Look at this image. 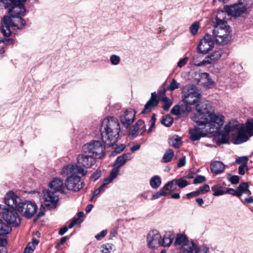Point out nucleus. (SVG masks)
<instances>
[{
    "label": "nucleus",
    "mask_w": 253,
    "mask_h": 253,
    "mask_svg": "<svg viewBox=\"0 0 253 253\" xmlns=\"http://www.w3.org/2000/svg\"><path fill=\"white\" fill-rule=\"evenodd\" d=\"M82 150L83 152L88 153L97 158H101L105 155V148L99 140H92L85 144Z\"/></svg>",
    "instance_id": "1a4fd4ad"
},
{
    "label": "nucleus",
    "mask_w": 253,
    "mask_h": 253,
    "mask_svg": "<svg viewBox=\"0 0 253 253\" xmlns=\"http://www.w3.org/2000/svg\"><path fill=\"white\" fill-rule=\"evenodd\" d=\"M211 190L213 192V195L214 196H218L226 194L225 191L221 190L218 185L213 186L211 187Z\"/></svg>",
    "instance_id": "ea45409f"
},
{
    "label": "nucleus",
    "mask_w": 253,
    "mask_h": 253,
    "mask_svg": "<svg viewBox=\"0 0 253 253\" xmlns=\"http://www.w3.org/2000/svg\"><path fill=\"white\" fill-rule=\"evenodd\" d=\"M159 103L157 99V94L155 92L151 93V96L149 101L145 105L144 109L142 110V114H146L151 111L152 109L156 106Z\"/></svg>",
    "instance_id": "a211bd4d"
},
{
    "label": "nucleus",
    "mask_w": 253,
    "mask_h": 253,
    "mask_svg": "<svg viewBox=\"0 0 253 253\" xmlns=\"http://www.w3.org/2000/svg\"><path fill=\"white\" fill-rule=\"evenodd\" d=\"M161 235L157 230L149 232L147 235V244L149 248L156 249L161 246Z\"/></svg>",
    "instance_id": "4468645a"
},
{
    "label": "nucleus",
    "mask_w": 253,
    "mask_h": 253,
    "mask_svg": "<svg viewBox=\"0 0 253 253\" xmlns=\"http://www.w3.org/2000/svg\"><path fill=\"white\" fill-rule=\"evenodd\" d=\"M14 209H9L0 206V220L3 219L9 225L17 227L21 223V219L20 216Z\"/></svg>",
    "instance_id": "6e6552de"
},
{
    "label": "nucleus",
    "mask_w": 253,
    "mask_h": 253,
    "mask_svg": "<svg viewBox=\"0 0 253 253\" xmlns=\"http://www.w3.org/2000/svg\"><path fill=\"white\" fill-rule=\"evenodd\" d=\"M110 61L113 65H117L119 64L120 62V58L119 56L116 55H112L110 57Z\"/></svg>",
    "instance_id": "09e8293b"
},
{
    "label": "nucleus",
    "mask_w": 253,
    "mask_h": 253,
    "mask_svg": "<svg viewBox=\"0 0 253 253\" xmlns=\"http://www.w3.org/2000/svg\"><path fill=\"white\" fill-rule=\"evenodd\" d=\"M249 137L246 134L244 127H240L237 130V135L235 140V143L237 144H241L247 141Z\"/></svg>",
    "instance_id": "aec40b11"
},
{
    "label": "nucleus",
    "mask_w": 253,
    "mask_h": 253,
    "mask_svg": "<svg viewBox=\"0 0 253 253\" xmlns=\"http://www.w3.org/2000/svg\"><path fill=\"white\" fill-rule=\"evenodd\" d=\"M191 119L198 126L189 130L190 139L197 141L208 134L215 135L220 144L227 142L229 133L235 129V126L229 124L226 125L224 130L218 131L223 124L224 116L213 112L211 105L204 103L197 104L196 112L191 115Z\"/></svg>",
    "instance_id": "f257e3e1"
},
{
    "label": "nucleus",
    "mask_w": 253,
    "mask_h": 253,
    "mask_svg": "<svg viewBox=\"0 0 253 253\" xmlns=\"http://www.w3.org/2000/svg\"><path fill=\"white\" fill-rule=\"evenodd\" d=\"M26 0H0V6H3L5 8H8L9 6V3L13 2L16 3H24Z\"/></svg>",
    "instance_id": "f704fd0d"
},
{
    "label": "nucleus",
    "mask_w": 253,
    "mask_h": 253,
    "mask_svg": "<svg viewBox=\"0 0 253 253\" xmlns=\"http://www.w3.org/2000/svg\"><path fill=\"white\" fill-rule=\"evenodd\" d=\"M174 156V151L171 149H168L165 153L163 160L164 163L170 162Z\"/></svg>",
    "instance_id": "72a5a7b5"
},
{
    "label": "nucleus",
    "mask_w": 253,
    "mask_h": 253,
    "mask_svg": "<svg viewBox=\"0 0 253 253\" xmlns=\"http://www.w3.org/2000/svg\"><path fill=\"white\" fill-rule=\"evenodd\" d=\"M65 187L69 191L77 192L80 191L84 186V182L81 177L77 175H70L65 181Z\"/></svg>",
    "instance_id": "9d476101"
},
{
    "label": "nucleus",
    "mask_w": 253,
    "mask_h": 253,
    "mask_svg": "<svg viewBox=\"0 0 253 253\" xmlns=\"http://www.w3.org/2000/svg\"><path fill=\"white\" fill-rule=\"evenodd\" d=\"M229 180L231 183L236 184L239 182L240 178L238 175H230Z\"/></svg>",
    "instance_id": "603ef678"
},
{
    "label": "nucleus",
    "mask_w": 253,
    "mask_h": 253,
    "mask_svg": "<svg viewBox=\"0 0 253 253\" xmlns=\"http://www.w3.org/2000/svg\"><path fill=\"white\" fill-rule=\"evenodd\" d=\"M161 101L164 102L163 108L165 110H168L172 104V101L166 96L162 97Z\"/></svg>",
    "instance_id": "58836bf2"
},
{
    "label": "nucleus",
    "mask_w": 253,
    "mask_h": 253,
    "mask_svg": "<svg viewBox=\"0 0 253 253\" xmlns=\"http://www.w3.org/2000/svg\"><path fill=\"white\" fill-rule=\"evenodd\" d=\"M170 112L175 115H181L180 112V106L179 105H175L171 110Z\"/></svg>",
    "instance_id": "8fccbe9b"
},
{
    "label": "nucleus",
    "mask_w": 253,
    "mask_h": 253,
    "mask_svg": "<svg viewBox=\"0 0 253 253\" xmlns=\"http://www.w3.org/2000/svg\"><path fill=\"white\" fill-rule=\"evenodd\" d=\"M1 220H0V235H5L10 232L11 228L9 224L2 222Z\"/></svg>",
    "instance_id": "c756f323"
},
{
    "label": "nucleus",
    "mask_w": 253,
    "mask_h": 253,
    "mask_svg": "<svg viewBox=\"0 0 253 253\" xmlns=\"http://www.w3.org/2000/svg\"><path fill=\"white\" fill-rule=\"evenodd\" d=\"M82 221L83 220L80 219L79 218H74L72 220L71 223L69 224L68 228H72L77 223H81Z\"/></svg>",
    "instance_id": "864d4df0"
},
{
    "label": "nucleus",
    "mask_w": 253,
    "mask_h": 253,
    "mask_svg": "<svg viewBox=\"0 0 253 253\" xmlns=\"http://www.w3.org/2000/svg\"><path fill=\"white\" fill-rule=\"evenodd\" d=\"M25 25L24 20L19 16L11 17L4 16L0 23V31L3 36L8 37L10 36L11 31L10 26L17 27L22 29Z\"/></svg>",
    "instance_id": "423d86ee"
},
{
    "label": "nucleus",
    "mask_w": 253,
    "mask_h": 253,
    "mask_svg": "<svg viewBox=\"0 0 253 253\" xmlns=\"http://www.w3.org/2000/svg\"><path fill=\"white\" fill-rule=\"evenodd\" d=\"M107 232L106 230H102L100 233L95 235V238L97 240H101L106 236Z\"/></svg>",
    "instance_id": "052dcab7"
},
{
    "label": "nucleus",
    "mask_w": 253,
    "mask_h": 253,
    "mask_svg": "<svg viewBox=\"0 0 253 253\" xmlns=\"http://www.w3.org/2000/svg\"><path fill=\"white\" fill-rule=\"evenodd\" d=\"M131 155L130 154H124L118 157L115 161V165H117L115 169H118L120 170V168L125 164L127 161L130 160Z\"/></svg>",
    "instance_id": "5701e85b"
},
{
    "label": "nucleus",
    "mask_w": 253,
    "mask_h": 253,
    "mask_svg": "<svg viewBox=\"0 0 253 253\" xmlns=\"http://www.w3.org/2000/svg\"><path fill=\"white\" fill-rule=\"evenodd\" d=\"M42 199L45 202V206L47 207V190L46 189L42 190Z\"/></svg>",
    "instance_id": "0e129e2a"
},
{
    "label": "nucleus",
    "mask_w": 253,
    "mask_h": 253,
    "mask_svg": "<svg viewBox=\"0 0 253 253\" xmlns=\"http://www.w3.org/2000/svg\"><path fill=\"white\" fill-rule=\"evenodd\" d=\"M189 103H185L180 105V112L181 115H187L191 111L192 108L189 106Z\"/></svg>",
    "instance_id": "c9c22d12"
},
{
    "label": "nucleus",
    "mask_w": 253,
    "mask_h": 253,
    "mask_svg": "<svg viewBox=\"0 0 253 253\" xmlns=\"http://www.w3.org/2000/svg\"><path fill=\"white\" fill-rule=\"evenodd\" d=\"M119 173L118 169H113L109 175V176L104 180L103 183L101 185L104 189L107 187L108 184L112 182V181L117 176Z\"/></svg>",
    "instance_id": "b1692460"
},
{
    "label": "nucleus",
    "mask_w": 253,
    "mask_h": 253,
    "mask_svg": "<svg viewBox=\"0 0 253 253\" xmlns=\"http://www.w3.org/2000/svg\"><path fill=\"white\" fill-rule=\"evenodd\" d=\"M173 236L171 235L170 233H167L161 239V246L166 247L169 246L172 242Z\"/></svg>",
    "instance_id": "cd10ccee"
},
{
    "label": "nucleus",
    "mask_w": 253,
    "mask_h": 253,
    "mask_svg": "<svg viewBox=\"0 0 253 253\" xmlns=\"http://www.w3.org/2000/svg\"><path fill=\"white\" fill-rule=\"evenodd\" d=\"M206 180L205 177L202 175H198L194 180V184H199L204 182Z\"/></svg>",
    "instance_id": "6e6d98bb"
},
{
    "label": "nucleus",
    "mask_w": 253,
    "mask_h": 253,
    "mask_svg": "<svg viewBox=\"0 0 253 253\" xmlns=\"http://www.w3.org/2000/svg\"><path fill=\"white\" fill-rule=\"evenodd\" d=\"M75 165H69L63 167L61 174L63 176L76 175L75 174Z\"/></svg>",
    "instance_id": "bb28decb"
},
{
    "label": "nucleus",
    "mask_w": 253,
    "mask_h": 253,
    "mask_svg": "<svg viewBox=\"0 0 253 253\" xmlns=\"http://www.w3.org/2000/svg\"><path fill=\"white\" fill-rule=\"evenodd\" d=\"M169 143L170 146L175 148L180 147L182 142L180 137L178 135H175L169 139Z\"/></svg>",
    "instance_id": "c85d7f7f"
},
{
    "label": "nucleus",
    "mask_w": 253,
    "mask_h": 253,
    "mask_svg": "<svg viewBox=\"0 0 253 253\" xmlns=\"http://www.w3.org/2000/svg\"><path fill=\"white\" fill-rule=\"evenodd\" d=\"M144 126V122L141 120H138L133 126V128L130 129L129 135L132 136L136 135V132L139 133L140 131V129H143Z\"/></svg>",
    "instance_id": "393cba45"
},
{
    "label": "nucleus",
    "mask_w": 253,
    "mask_h": 253,
    "mask_svg": "<svg viewBox=\"0 0 253 253\" xmlns=\"http://www.w3.org/2000/svg\"><path fill=\"white\" fill-rule=\"evenodd\" d=\"M248 187H249V185L247 182L241 183L237 189L236 196L240 197L245 192Z\"/></svg>",
    "instance_id": "473e14b6"
},
{
    "label": "nucleus",
    "mask_w": 253,
    "mask_h": 253,
    "mask_svg": "<svg viewBox=\"0 0 253 253\" xmlns=\"http://www.w3.org/2000/svg\"><path fill=\"white\" fill-rule=\"evenodd\" d=\"M35 250V247L31 244H28L24 249L23 253H32Z\"/></svg>",
    "instance_id": "4d7b16f0"
},
{
    "label": "nucleus",
    "mask_w": 253,
    "mask_h": 253,
    "mask_svg": "<svg viewBox=\"0 0 253 253\" xmlns=\"http://www.w3.org/2000/svg\"><path fill=\"white\" fill-rule=\"evenodd\" d=\"M1 42L6 44H10L14 42V40L12 39H2V38H0V42Z\"/></svg>",
    "instance_id": "69168bd1"
},
{
    "label": "nucleus",
    "mask_w": 253,
    "mask_h": 253,
    "mask_svg": "<svg viewBox=\"0 0 253 253\" xmlns=\"http://www.w3.org/2000/svg\"><path fill=\"white\" fill-rule=\"evenodd\" d=\"M193 243V242L189 241L187 237L183 234H178L174 243L176 246H181L180 251L182 253H186V251H190L192 244Z\"/></svg>",
    "instance_id": "2eb2a0df"
},
{
    "label": "nucleus",
    "mask_w": 253,
    "mask_h": 253,
    "mask_svg": "<svg viewBox=\"0 0 253 253\" xmlns=\"http://www.w3.org/2000/svg\"><path fill=\"white\" fill-rule=\"evenodd\" d=\"M8 13L10 17H14L17 15H24L26 9L24 3L13 2L9 3Z\"/></svg>",
    "instance_id": "f3484780"
},
{
    "label": "nucleus",
    "mask_w": 253,
    "mask_h": 253,
    "mask_svg": "<svg viewBox=\"0 0 253 253\" xmlns=\"http://www.w3.org/2000/svg\"><path fill=\"white\" fill-rule=\"evenodd\" d=\"M4 202L6 205L15 209L22 216L27 218H32L37 211V206L34 202L30 201L21 202L20 198L12 191L6 194Z\"/></svg>",
    "instance_id": "f03ea898"
},
{
    "label": "nucleus",
    "mask_w": 253,
    "mask_h": 253,
    "mask_svg": "<svg viewBox=\"0 0 253 253\" xmlns=\"http://www.w3.org/2000/svg\"><path fill=\"white\" fill-rule=\"evenodd\" d=\"M199 77L200 78V79L198 82H201L202 84L208 88L211 87L213 84L212 80L210 78L209 74L207 73L199 74Z\"/></svg>",
    "instance_id": "412c9836"
},
{
    "label": "nucleus",
    "mask_w": 253,
    "mask_h": 253,
    "mask_svg": "<svg viewBox=\"0 0 253 253\" xmlns=\"http://www.w3.org/2000/svg\"><path fill=\"white\" fill-rule=\"evenodd\" d=\"M248 168L247 165H241L239 168V173L241 175H244L245 173V171L248 170Z\"/></svg>",
    "instance_id": "5fc2aeb1"
},
{
    "label": "nucleus",
    "mask_w": 253,
    "mask_h": 253,
    "mask_svg": "<svg viewBox=\"0 0 253 253\" xmlns=\"http://www.w3.org/2000/svg\"><path fill=\"white\" fill-rule=\"evenodd\" d=\"M75 174L77 175V173L82 174V175H86L87 171L81 166L75 165Z\"/></svg>",
    "instance_id": "c03bdc74"
},
{
    "label": "nucleus",
    "mask_w": 253,
    "mask_h": 253,
    "mask_svg": "<svg viewBox=\"0 0 253 253\" xmlns=\"http://www.w3.org/2000/svg\"><path fill=\"white\" fill-rule=\"evenodd\" d=\"M150 184L153 188H158L161 184V179L160 177L158 175H155L152 177L150 180Z\"/></svg>",
    "instance_id": "7c9ffc66"
},
{
    "label": "nucleus",
    "mask_w": 253,
    "mask_h": 253,
    "mask_svg": "<svg viewBox=\"0 0 253 253\" xmlns=\"http://www.w3.org/2000/svg\"><path fill=\"white\" fill-rule=\"evenodd\" d=\"M222 55L221 50H217L213 52L210 56L206 58L200 63L197 64L198 66H201L207 64H212L213 62L219 59Z\"/></svg>",
    "instance_id": "6ab92c4d"
},
{
    "label": "nucleus",
    "mask_w": 253,
    "mask_h": 253,
    "mask_svg": "<svg viewBox=\"0 0 253 253\" xmlns=\"http://www.w3.org/2000/svg\"><path fill=\"white\" fill-rule=\"evenodd\" d=\"M185 164L186 159L185 157H183L179 159L177 166L178 168H181L184 166L185 165Z\"/></svg>",
    "instance_id": "e2e57ef3"
},
{
    "label": "nucleus",
    "mask_w": 253,
    "mask_h": 253,
    "mask_svg": "<svg viewBox=\"0 0 253 253\" xmlns=\"http://www.w3.org/2000/svg\"><path fill=\"white\" fill-rule=\"evenodd\" d=\"M188 60V58L187 57H184V58L180 60L177 63V66L180 68L183 67L187 63Z\"/></svg>",
    "instance_id": "680f3d73"
},
{
    "label": "nucleus",
    "mask_w": 253,
    "mask_h": 253,
    "mask_svg": "<svg viewBox=\"0 0 253 253\" xmlns=\"http://www.w3.org/2000/svg\"><path fill=\"white\" fill-rule=\"evenodd\" d=\"M224 9L225 12H224L225 13H227L229 15L235 17H239L247 11L245 8L239 1L232 5L225 6Z\"/></svg>",
    "instance_id": "ddd939ff"
},
{
    "label": "nucleus",
    "mask_w": 253,
    "mask_h": 253,
    "mask_svg": "<svg viewBox=\"0 0 253 253\" xmlns=\"http://www.w3.org/2000/svg\"><path fill=\"white\" fill-rule=\"evenodd\" d=\"M247 131L250 134V135H253V119L252 120L248 121L247 122Z\"/></svg>",
    "instance_id": "a18cd8bd"
},
{
    "label": "nucleus",
    "mask_w": 253,
    "mask_h": 253,
    "mask_svg": "<svg viewBox=\"0 0 253 253\" xmlns=\"http://www.w3.org/2000/svg\"><path fill=\"white\" fill-rule=\"evenodd\" d=\"M211 171L216 174H219L222 172L224 169V165L220 161H214L211 163Z\"/></svg>",
    "instance_id": "4be33fe9"
},
{
    "label": "nucleus",
    "mask_w": 253,
    "mask_h": 253,
    "mask_svg": "<svg viewBox=\"0 0 253 253\" xmlns=\"http://www.w3.org/2000/svg\"><path fill=\"white\" fill-rule=\"evenodd\" d=\"M62 180L59 178H55L48 184V210L57 208L59 202V195L58 192L65 194Z\"/></svg>",
    "instance_id": "39448f33"
},
{
    "label": "nucleus",
    "mask_w": 253,
    "mask_h": 253,
    "mask_svg": "<svg viewBox=\"0 0 253 253\" xmlns=\"http://www.w3.org/2000/svg\"><path fill=\"white\" fill-rule=\"evenodd\" d=\"M213 45L214 42L211 35L206 34L200 41L197 48L200 53L206 54L213 47Z\"/></svg>",
    "instance_id": "f8f14e48"
},
{
    "label": "nucleus",
    "mask_w": 253,
    "mask_h": 253,
    "mask_svg": "<svg viewBox=\"0 0 253 253\" xmlns=\"http://www.w3.org/2000/svg\"><path fill=\"white\" fill-rule=\"evenodd\" d=\"M173 118L169 115H167L163 117L161 120V123L166 126H169L173 123Z\"/></svg>",
    "instance_id": "4c0bfd02"
},
{
    "label": "nucleus",
    "mask_w": 253,
    "mask_h": 253,
    "mask_svg": "<svg viewBox=\"0 0 253 253\" xmlns=\"http://www.w3.org/2000/svg\"><path fill=\"white\" fill-rule=\"evenodd\" d=\"M238 1L247 10L253 6V0H239Z\"/></svg>",
    "instance_id": "79ce46f5"
},
{
    "label": "nucleus",
    "mask_w": 253,
    "mask_h": 253,
    "mask_svg": "<svg viewBox=\"0 0 253 253\" xmlns=\"http://www.w3.org/2000/svg\"><path fill=\"white\" fill-rule=\"evenodd\" d=\"M182 101L190 105L197 103L201 97L196 86L192 84L185 85L182 88Z\"/></svg>",
    "instance_id": "0eeeda50"
},
{
    "label": "nucleus",
    "mask_w": 253,
    "mask_h": 253,
    "mask_svg": "<svg viewBox=\"0 0 253 253\" xmlns=\"http://www.w3.org/2000/svg\"><path fill=\"white\" fill-rule=\"evenodd\" d=\"M120 126L117 119L113 117L104 119L100 128L101 138L108 146L114 145L117 141Z\"/></svg>",
    "instance_id": "7ed1b4c3"
},
{
    "label": "nucleus",
    "mask_w": 253,
    "mask_h": 253,
    "mask_svg": "<svg viewBox=\"0 0 253 253\" xmlns=\"http://www.w3.org/2000/svg\"><path fill=\"white\" fill-rule=\"evenodd\" d=\"M102 248V252L103 253H110L111 251L112 250V245L110 244H106L105 245H103L101 246Z\"/></svg>",
    "instance_id": "49530a36"
},
{
    "label": "nucleus",
    "mask_w": 253,
    "mask_h": 253,
    "mask_svg": "<svg viewBox=\"0 0 253 253\" xmlns=\"http://www.w3.org/2000/svg\"><path fill=\"white\" fill-rule=\"evenodd\" d=\"M180 87V84L178 83L175 79H173L168 87V89L170 91H173L175 89L178 88Z\"/></svg>",
    "instance_id": "37998d69"
},
{
    "label": "nucleus",
    "mask_w": 253,
    "mask_h": 253,
    "mask_svg": "<svg viewBox=\"0 0 253 253\" xmlns=\"http://www.w3.org/2000/svg\"><path fill=\"white\" fill-rule=\"evenodd\" d=\"M209 251L208 248L205 247H198L195 244H192L191 248L190 251H186V253H207Z\"/></svg>",
    "instance_id": "a878e982"
},
{
    "label": "nucleus",
    "mask_w": 253,
    "mask_h": 253,
    "mask_svg": "<svg viewBox=\"0 0 253 253\" xmlns=\"http://www.w3.org/2000/svg\"><path fill=\"white\" fill-rule=\"evenodd\" d=\"M174 184L177 185L179 187L183 188L187 186L189 183L187 180L183 178L173 179Z\"/></svg>",
    "instance_id": "e433bc0d"
},
{
    "label": "nucleus",
    "mask_w": 253,
    "mask_h": 253,
    "mask_svg": "<svg viewBox=\"0 0 253 253\" xmlns=\"http://www.w3.org/2000/svg\"><path fill=\"white\" fill-rule=\"evenodd\" d=\"M199 195H200V193H199V191H198V190L197 189L195 191L192 192L188 193L187 194V197L189 198H191L193 197L198 196Z\"/></svg>",
    "instance_id": "338daca9"
},
{
    "label": "nucleus",
    "mask_w": 253,
    "mask_h": 253,
    "mask_svg": "<svg viewBox=\"0 0 253 253\" xmlns=\"http://www.w3.org/2000/svg\"><path fill=\"white\" fill-rule=\"evenodd\" d=\"M166 196L165 195V193L162 191L161 189L160 190L155 193H154L152 196L153 199H157L159 198L161 196Z\"/></svg>",
    "instance_id": "bf43d9fd"
},
{
    "label": "nucleus",
    "mask_w": 253,
    "mask_h": 253,
    "mask_svg": "<svg viewBox=\"0 0 253 253\" xmlns=\"http://www.w3.org/2000/svg\"><path fill=\"white\" fill-rule=\"evenodd\" d=\"M135 112L131 109L126 110L124 114L120 116V121L122 125L128 128L134 121Z\"/></svg>",
    "instance_id": "dca6fc26"
},
{
    "label": "nucleus",
    "mask_w": 253,
    "mask_h": 253,
    "mask_svg": "<svg viewBox=\"0 0 253 253\" xmlns=\"http://www.w3.org/2000/svg\"><path fill=\"white\" fill-rule=\"evenodd\" d=\"M199 22L195 21L194 23H193L190 27V31L191 34L193 36L196 35L199 29Z\"/></svg>",
    "instance_id": "a19ab883"
},
{
    "label": "nucleus",
    "mask_w": 253,
    "mask_h": 253,
    "mask_svg": "<svg viewBox=\"0 0 253 253\" xmlns=\"http://www.w3.org/2000/svg\"><path fill=\"white\" fill-rule=\"evenodd\" d=\"M225 16L224 11L218 12L215 18L216 25L212 32L215 42L221 45L227 44L231 39V29L224 19Z\"/></svg>",
    "instance_id": "20e7f679"
},
{
    "label": "nucleus",
    "mask_w": 253,
    "mask_h": 253,
    "mask_svg": "<svg viewBox=\"0 0 253 253\" xmlns=\"http://www.w3.org/2000/svg\"><path fill=\"white\" fill-rule=\"evenodd\" d=\"M44 211H45V207H44L43 206V205H41V208L36 215V218L38 219L40 217L42 216L44 214Z\"/></svg>",
    "instance_id": "13d9d810"
},
{
    "label": "nucleus",
    "mask_w": 253,
    "mask_h": 253,
    "mask_svg": "<svg viewBox=\"0 0 253 253\" xmlns=\"http://www.w3.org/2000/svg\"><path fill=\"white\" fill-rule=\"evenodd\" d=\"M199 193L200 194H203L208 192L210 190V186L208 184H206L203 186H201L198 189Z\"/></svg>",
    "instance_id": "3c124183"
},
{
    "label": "nucleus",
    "mask_w": 253,
    "mask_h": 253,
    "mask_svg": "<svg viewBox=\"0 0 253 253\" xmlns=\"http://www.w3.org/2000/svg\"><path fill=\"white\" fill-rule=\"evenodd\" d=\"M248 158L246 156H242L239 157L236 160V163L238 164L247 165L248 161Z\"/></svg>",
    "instance_id": "de8ad7c7"
},
{
    "label": "nucleus",
    "mask_w": 253,
    "mask_h": 253,
    "mask_svg": "<svg viewBox=\"0 0 253 253\" xmlns=\"http://www.w3.org/2000/svg\"><path fill=\"white\" fill-rule=\"evenodd\" d=\"M174 182L173 180L169 181L167 183L164 187L161 189L162 191L165 193L166 196H168L170 195V191L172 190V187L174 185Z\"/></svg>",
    "instance_id": "2f4dec72"
},
{
    "label": "nucleus",
    "mask_w": 253,
    "mask_h": 253,
    "mask_svg": "<svg viewBox=\"0 0 253 253\" xmlns=\"http://www.w3.org/2000/svg\"><path fill=\"white\" fill-rule=\"evenodd\" d=\"M97 158L88 153H84L80 154L77 157V162L80 166L89 168L92 167L96 163Z\"/></svg>",
    "instance_id": "9b49d317"
},
{
    "label": "nucleus",
    "mask_w": 253,
    "mask_h": 253,
    "mask_svg": "<svg viewBox=\"0 0 253 253\" xmlns=\"http://www.w3.org/2000/svg\"><path fill=\"white\" fill-rule=\"evenodd\" d=\"M124 148H125V146L122 145L120 147L116 148L114 150V151L113 152V154L115 153V154H116L120 153L124 150Z\"/></svg>",
    "instance_id": "774afa93"
}]
</instances>
